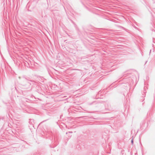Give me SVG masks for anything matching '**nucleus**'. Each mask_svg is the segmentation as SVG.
<instances>
[{"label":"nucleus","instance_id":"4","mask_svg":"<svg viewBox=\"0 0 155 155\" xmlns=\"http://www.w3.org/2000/svg\"><path fill=\"white\" fill-rule=\"evenodd\" d=\"M118 48V47H117V49H118V48Z\"/></svg>","mask_w":155,"mask_h":155},{"label":"nucleus","instance_id":"2","mask_svg":"<svg viewBox=\"0 0 155 155\" xmlns=\"http://www.w3.org/2000/svg\"><path fill=\"white\" fill-rule=\"evenodd\" d=\"M123 28L122 27H120V26H117V29H118V28Z\"/></svg>","mask_w":155,"mask_h":155},{"label":"nucleus","instance_id":"1","mask_svg":"<svg viewBox=\"0 0 155 155\" xmlns=\"http://www.w3.org/2000/svg\"><path fill=\"white\" fill-rule=\"evenodd\" d=\"M147 89V86H145L143 88V91L142 92V94L143 95L142 97H144L145 96V94L146 93V90Z\"/></svg>","mask_w":155,"mask_h":155},{"label":"nucleus","instance_id":"3","mask_svg":"<svg viewBox=\"0 0 155 155\" xmlns=\"http://www.w3.org/2000/svg\"><path fill=\"white\" fill-rule=\"evenodd\" d=\"M131 142L132 144H133V139H132V140H131Z\"/></svg>","mask_w":155,"mask_h":155}]
</instances>
